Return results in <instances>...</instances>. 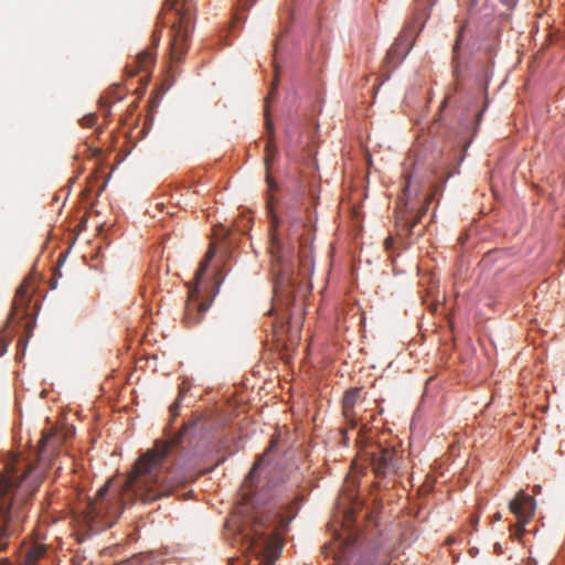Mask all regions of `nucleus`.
Masks as SVG:
<instances>
[{
  "label": "nucleus",
  "mask_w": 565,
  "mask_h": 565,
  "mask_svg": "<svg viewBox=\"0 0 565 565\" xmlns=\"http://www.w3.org/2000/svg\"><path fill=\"white\" fill-rule=\"evenodd\" d=\"M204 426L201 416H193L170 439L156 440L153 447L136 461L121 489L111 490L109 483H106L95 498L88 500L82 513L84 525L92 532H102L114 525L125 504L137 500L149 503L171 494L178 483L169 477L170 471L164 467L166 460L184 436H194Z\"/></svg>",
  "instance_id": "nucleus-1"
},
{
  "label": "nucleus",
  "mask_w": 565,
  "mask_h": 565,
  "mask_svg": "<svg viewBox=\"0 0 565 565\" xmlns=\"http://www.w3.org/2000/svg\"><path fill=\"white\" fill-rule=\"evenodd\" d=\"M64 440L65 436L55 428L44 430L35 467H28L20 476L13 467H8L4 475L0 473V551L7 547L25 520L28 503L40 486L39 476L55 465L54 458Z\"/></svg>",
  "instance_id": "nucleus-2"
},
{
  "label": "nucleus",
  "mask_w": 565,
  "mask_h": 565,
  "mask_svg": "<svg viewBox=\"0 0 565 565\" xmlns=\"http://www.w3.org/2000/svg\"><path fill=\"white\" fill-rule=\"evenodd\" d=\"M192 0H166L159 20L170 25V57L181 62L189 50V36L192 22Z\"/></svg>",
  "instance_id": "nucleus-3"
},
{
  "label": "nucleus",
  "mask_w": 565,
  "mask_h": 565,
  "mask_svg": "<svg viewBox=\"0 0 565 565\" xmlns=\"http://www.w3.org/2000/svg\"><path fill=\"white\" fill-rule=\"evenodd\" d=\"M275 306L271 308V312H276L280 320L287 319L289 328H299L301 316L294 320L295 312L290 310V306H295V279L289 277L285 273L278 274L275 282ZM299 315H301V305L298 308Z\"/></svg>",
  "instance_id": "nucleus-4"
},
{
  "label": "nucleus",
  "mask_w": 565,
  "mask_h": 565,
  "mask_svg": "<svg viewBox=\"0 0 565 565\" xmlns=\"http://www.w3.org/2000/svg\"><path fill=\"white\" fill-rule=\"evenodd\" d=\"M282 507H275L266 513H260L255 518V524L253 527V533L250 534V545L256 547L258 544L267 547L270 544V537H265L264 527L271 529V534H276L282 532L287 529L291 519L295 516L296 512H292V504L288 503L286 505L288 512L290 513L288 516H285L280 509Z\"/></svg>",
  "instance_id": "nucleus-5"
},
{
  "label": "nucleus",
  "mask_w": 565,
  "mask_h": 565,
  "mask_svg": "<svg viewBox=\"0 0 565 565\" xmlns=\"http://www.w3.org/2000/svg\"><path fill=\"white\" fill-rule=\"evenodd\" d=\"M364 455L370 460L373 471L377 477H390L398 472L401 458L394 447L374 444L369 446Z\"/></svg>",
  "instance_id": "nucleus-6"
},
{
  "label": "nucleus",
  "mask_w": 565,
  "mask_h": 565,
  "mask_svg": "<svg viewBox=\"0 0 565 565\" xmlns=\"http://www.w3.org/2000/svg\"><path fill=\"white\" fill-rule=\"evenodd\" d=\"M213 257H214V247L211 246L210 249L206 252L203 260L201 262V264L195 273V276H194L195 287H194V289L189 290L190 301L186 305L185 315H184V322L188 327H192V326L199 323L203 313L209 308V306L205 302L196 301V294H198V286L201 281L203 275L205 274V271L210 265V262L213 259Z\"/></svg>",
  "instance_id": "nucleus-7"
},
{
  "label": "nucleus",
  "mask_w": 565,
  "mask_h": 565,
  "mask_svg": "<svg viewBox=\"0 0 565 565\" xmlns=\"http://www.w3.org/2000/svg\"><path fill=\"white\" fill-rule=\"evenodd\" d=\"M536 502L533 497L524 493V491H520L511 500L509 504V509L511 513H513L518 520L515 524V537L518 541H521L523 534L525 532V525L532 520L535 512Z\"/></svg>",
  "instance_id": "nucleus-8"
},
{
  "label": "nucleus",
  "mask_w": 565,
  "mask_h": 565,
  "mask_svg": "<svg viewBox=\"0 0 565 565\" xmlns=\"http://www.w3.org/2000/svg\"><path fill=\"white\" fill-rule=\"evenodd\" d=\"M275 87H276V82L273 83L271 90H270L269 95L265 98V103H266V106H265L266 129H267V131L269 134V139H268V141L266 143V147H265V151H266L265 166H266V171H267L266 181L268 183L269 190H271V191L277 188V184L275 183L274 179L271 178V175L269 173V168H270V164H271V162L274 161V159H275V157L277 154V147H276V145L274 142V125H273V121L269 118L268 103H269V99L273 96Z\"/></svg>",
  "instance_id": "nucleus-9"
},
{
  "label": "nucleus",
  "mask_w": 565,
  "mask_h": 565,
  "mask_svg": "<svg viewBox=\"0 0 565 565\" xmlns=\"http://www.w3.org/2000/svg\"><path fill=\"white\" fill-rule=\"evenodd\" d=\"M161 29H157L152 34V47L140 52L135 61L136 65H128L126 72L128 76L132 77L139 72H148L156 61V49L161 40Z\"/></svg>",
  "instance_id": "nucleus-10"
},
{
  "label": "nucleus",
  "mask_w": 565,
  "mask_h": 565,
  "mask_svg": "<svg viewBox=\"0 0 565 565\" xmlns=\"http://www.w3.org/2000/svg\"><path fill=\"white\" fill-rule=\"evenodd\" d=\"M277 443H278V437L276 435H274L270 439V444H269L268 448L257 459V461L252 467L249 473L247 475V477L244 481V486H243V489H244L243 498L246 503H249L253 501L252 487L257 477V472L262 466L269 463L271 451L274 448H276Z\"/></svg>",
  "instance_id": "nucleus-11"
},
{
  "label": "nucleus",
  "mask_w": 565,
  "mask_h": 565,
  "mask_svg": "<svg viewBox=\"0 0 565 565\" xmlns=\"http://www.w3.org/2000/svg\"><path fill=\"white\" fill-rule=\"evenodd\" d=\"M362 399V388L353 387L348 390L342 398V415L350 426V428H355L358 426V412L355 407Z\"/></svg>",
  "instance_id": "nucleus-12"
},
{
  "label": "nucleus",
  "mask_w": 565,
  "mask_h": 565,
  "mask_svg": "<svg viewBox=\"0 0 565 565\" xmlns=\"http://www.w3.org/2000/svg\"><path fill=\"white\" fill-rule=\"evenodd\" d=\"M31 301V294L26 281H23L15 291V297L12 303L10 318L13 319L21 315V318L28 316V309Z\"/></svg>",
  "instance_id": "nucleus-13"
},
{
  "label": "nucleus",
  "mask_w": 565,
  "mask_h": 565,
  "mask_svg": "<svg viewBox=\"0 0 565 565\" xmlns=\"http://www.w3.org/2000/svg\"><path fill=\"white\" fill-rule=\"evenodd\" d=\"M428 204L429 201L428 198H426V205L422 206L416 213L408 211L407 209L398 211L396 216L397 224L403 225L407 233H412L416 224L420 221L422 216L426 214Z\"/></svg>",
  "instance_id": "nucleus-14"
},
{
  "label": "nucleus",
  "mask_w": 565,
  "mask_h": 565,
  "mask_svg": "<svg viewBox=\"0 0 565 565\" xmlns=\"http://www.w3.org/2000/svg\"><path fill=\"white\" fill-rule=\"evenodd\" d=\"M45 553L42 545L34 546L26 552L25 562L28 565H34Z\"/></svg>",
  "instance_id": "nucleus-15"
},
{
  "label": "nucleus",
  "mask_w": 565,
  "mask_h": 565,
  "mask_svg": "<svg viewBox=\"0 0 565 565\" xmlns=\"http://www.w3.org/2000/svg\"><path fill=\"white\" fill-rule=\"evenodd\" d=\"M182 398V393L179 394L177 401L170 406V413H171V422L175 419V417L179 415V408H180V401Z\"/></svg>",
  "instance_id": "nucleus-16"
},
{
  "label": "nucleus",
  "mask_w": 565,
  "mask_h": 565,
  "mask_svg": "<svg viewBox=\"0 0 565 565\" xmlns=\"http://www.w3.org/2000/svg\"><path fill=\"white\" fill-rule=\"evenodd\" d=\"M463 30H465V25H461L460 29H459V33L457 35V40L455 42V45H454V53L457 54L458 50H459V43L462 39V34H463Z\"/></svg>",
  "instance_id": "nucleus-17"
},
{
  "label": "nucleus",
  "mask_w": 565,
  "mask_h": 565,
  "mask_svg": "<svg viewBox=\"0 0 565 565\" xmlns=\"http://www.w3.org/2000/svg\"><path fill=\"white\" fill-rule=\"evenodd\" d=\"M408 192H409V178H406L405 185H404V193H403L404 199H406L408 196Z\"/></svg>",
  "instance_id": "nucleus-18"
},
{
  "label": "nucleus",
  "mask_w": 565,
  "mask_h": 565,
  "mask_svg": "<svg viewBox=\"0 0 565 565\" xmlns=\"http://www.w3.org/2000/svg\"><path fill=\"white\" fill-rule=\"evenodd\" d=\"M94 121H95V117L90 116V117L84 119V125L93 126Z\"/></svg>",
  "instance_id": "nucleus-19"
},
{
  "label": "nucleus",
  "mask_w": 565,
  "mask_h": 565,
  "mask_svg": "<svg viewBox=\"0 0 565 565\" xmlns=\"http://www.w3.org/2000/svg\"><path fill=\"white\" fill-rule=\"evenodd\" d=\"M277 554L273 553L271 556L266 561L264 565H274Z\"/></svg>",
  "instance_id": "nucleus-20"
},
{
  "label": "nucleus",
  "mask_w": 565,
  "mask_h": 565,
  "mask_svg": "<svg viewBox=\"0 0 565 565\" xmlns=\"http://www.w3.org/2000/svg\"><path fill=\"white\" fill-rule=\"evenodd\" d=\"M494 552H495V554H498V555H500V554H502V553H503V550H502V546H501V544H500V543H495V544H494Z\"/></svg>",
  "instance_id": "nucleus-21"
},
{
  "label": "nucleus",
  "mask_w": 565,
  "mask_h": 565,
  "mask_svg": "<svg viewBox=\"0 0 565 565\" xmlns=\"http://www.w3.org/2000/svg\"><path fill=\"white\" fill-rule=\"evenodd\" d=\"M396 50H397V47H394V49H392V50L387 53V55H386V61H387V62H390V61H391V58L393 57V54L395 53V51H396Z\"/></svg>",
  "instance_id": "nucleus-22"
},
{
  "label": "nucleus",
  "mask_w": 565,
  "mask_h": 565,
  "mask_svg": "<svg viewBox=\"0 0 565 565\" xmlns=\"http://www.w3.org/2000/svg\"><path fill=\"white\" fill-rule=\"evenodd\" d=\"M501 519H502V515H501V513H500V512H495V513L493 514V516H492V520H493L494 522L501 521Z\"/></svg>",
  "instance_id": "nucleus-23"
},
{
  "label": "nucleus",
  "mask_w": 565,
  "mask_h": 565,
  "mask_svg": "<svg viewBox=\"0 0 565 565\" xmlns=\"http://www.w3.org/2000/svg\"><path fill=\"white\" fill-rule=\"evenodd\" d=\"M479 522V515L471 516V524L476 527Z\"/></svg>",
  "instance_id": "nucleus-24"
},
{
  "label": "nucleus",
  "mask_w": 565,
  "mask_h": 565,
  "mask_svg": "<svg viewBox=\"0 0 565 565\" xmlns=\"http://www.w3.org/2000/svg\"><path fill=\"white\" fill-rule=\"evenodd\" d=\"M541 491H542V487L540 484H536L533 487L534 494H539V493H541Z\"/></svg>",
  "instance_id": "nucleus-25"
},
{
  "label": "nucleus",
  "mask_w": 565,
  "mask_h": 565,
  "mask_svg": "<svg viewBox=\"0 0 565 565\" xmlns=\"http://www.w3.org/2000/svg\"><path fill=\"white\" fill-rule=\"evenodd\" d=\"M30 328H31V323H26L25 329H30Z\"/></svg>",
  "instance_id": "nucleus-26"
}]
</instances>
